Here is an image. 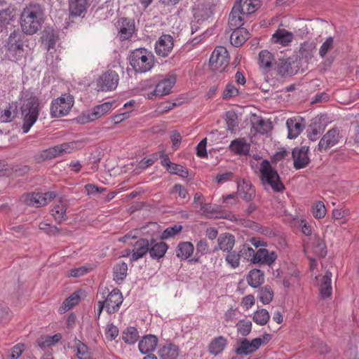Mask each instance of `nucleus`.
<instances>
[{
	"label": "nucleus",
	"instance_id": "nucleus-1",
	"mask_svg": "<svg viewBox=\"0 0 359 359\" xmlns=\"http://www.w3.org/2000/svg\"><path fill=\"white\" fill-rule=\"evenodd\" d=\"M46 14L43 5L39 3H29L21 11L19 23L22 33L34 35L41 30L45 22Z\"/></svg>",
	"mask_w": 359,
	"mask_h": 359
},
{
	"label": "nucleus",
	"instance_id": "nucleus-2",
	"mask_svg": "<svg viewBox=\"0 0 359 359\" xmlns=\"http://www.w3.org/2000/svg\"><path fill=\"white\" fill-rule=\"evenodd\" d=\"M22 118V130L27 133L36 121L39 115V100L36 96H30L23 100L21 106Z\"/></svg>",
	"mask_w": 359,
	"mask_h": 359
},
{
	"label": "nucleus",
	"instance_id": "nucleus-3",
	"mask_svg": "<svg viewBox=\"0 0 359 359\" xmlns=\"http://www.w3.org/2000/svg\"><path fill=\"white\" fill-rule=\"evenodd\" d=\"M130 64L138 73L151 70L155 64V56L147 48H136L130 54Z\"/></svg>",
	"mask_w": 359,
	"mask_h": 359
},
{
	"label": "nucleus",
	"instance_id": "nucleus-4",
	"mask_svg": "<svg viewBox=\"0 0 359 359\" xmlns=\"http://www.w3.org/2000/svg\"><path fill=\"white\" fill-rule=\"evenodd\" d=\"M260 180L263 184H268L274 191H283L285 189L281 182L280 175L276 168H273L270 161L264 160L260 164Z\"/></svg>",
	"mask_w": 359,
	"mask_h": 359
},
{
	"label": "nucleus",
	"instance_id": "nucleus-5",
	"mask_svg": "<svg viewBox=\"0 0 359 359\" xmlns=\"http://www.w3.org/2000/svg\"><path fill=\"white\" fill-rule=\"evenodd\" d=\"M123 297L119 289H114L110 292L104 301H98L97 315L100 318L104 309L108 313H114L118 311Z\"/></svg>",
	"mask_w": 359,
	"mask_h": 359
},
{
	"label": "nucleus",
	"instance_id": "nucleus-6",
	"mask_svg": "<svg viewBox=\"0 0 359 359\" xmlns=\"http://www.w3.org/2000/svg\"><path fill=\"white\" fill-rule=\"evenodd\" d=\"M74 103V98L70 93L62 94L57 98L52 100L50 113L53 117H62L69 114Z\"/></svg>",
	"mask_w": 359,
	"mask_h": 359
},
{
	"label": "nucleus",
	"instance_id": "nucleus-7",
	"mask_svg": "<svg viewBox=\"0 0 359 359\" xmlns=\"http://www.w3.org/2000/svg\"><path fill=\"white\" fill-rule=\"evenodd\" d=\"M230 56L224 46L216 47L210 57V68L214 72H224L229 66Z\"/></svg>",
	"mask_w": 359,
	"mask_h": 359
},
{
	"label": "nucleus",
	"instance_id": "nucleus-8",
	"mask_svg": "<svg viewBox=\"0 0 359 359\" xmlns=\"http://www.w3.org/2000/svg\"><path fill=\"white\" fill-rule=\"evenodd\" d=\"M55 196V191H46L44 194L28 193L21 196V201L27 205L39 208V206L46 205V204L50 203Z\"/></svg>",
	"mask_w": 359,
	"mask_h": 359
},
{
	"label": "nucleus",
	"instance_id": "nucleus-9",
	"mask_svg": "<svg viewBox=\"0 0 359 359\" xmlns=\"http://www.w3.org/2000/svg\"><path fill=\"white\" fill-rule=\"evenodd\" d=\"M119 82V76L114 70H107L102 73L96 81L97 90L100 91H112L116 88Z\"/></svg>",
	"mask_w": 359,
	"mask_h": 359
},
{
	"label": "nucleus",
	"instance_id": "nucleus-10",
	"mask_svg": "<svg viewBox=\"0 0 359 359\" xmlns=\"http://www.w3.org/2000/svg\"><path fill=\"white\" fill-rule=\"evenodd\" d=\"M23 38L22 33L14 31L8 37L6 48L8 53L17 59V56H22L23 53Z\"/></svg>",
	"mask_w": 359,
	"mask_h": 359
},
{
	"label": "nucleus",
	"instance_id": "nucleus-11",
	"mask_svg": "<svg viewBox=\"0 0 359 359\" xmlns=\"http://www.w3.org/2000/svg\"><path fill=\"white\" fill-rule=\"evenodd\" d=\"M76 142H64L61 144L55 145L45 149L41 154V158L44 159L54 158L60 155L67 154L74 151L76 148Z\"/></svg>",
	"mask_w": 359,
	"mask_h": 359
},
{
	"label": "nucleus",
	"instance_id": "nucleus-12",
	"mask_svg": "<svg viewBox=\"0 0 359 359\" xmlns=\"http://www.w3.org/2000/svg\"><path fill=\"white\" fill-rule=\"evenodd\" d=\"M175 83L176 76L169 75L156 84L155 89L147 94V98L153 99L154 96H163V95L170 94Z\"/></svg>",
	"mask_w": 359,
	"mask_h": 359
},
{
	"label": "nucleus",
	"instance_id": "nucleus-13",
	"mask_svg": "<svg viewBox=\"0 0 359 359\" xmlns=\"http://www.w3.org/2000/svg\"><path fill=\"white\" fill-rule=\"evenodd\" d=\"M174 40L170 34H163L155 43V51L158 56L166 57L172 51Z\"/></svg>",
	"mask_w": 359,
	"mask_h": 359
},
{
	"label": "nucleus",
	"instance_id": "nucleus-14",
	"mask_svg": "<svg viewBox=\"0 0 359 359\" xmlns=\"http://www.w3.org/2000/svg\"><path fill=\"white\" fill-rule=\"evenodd\" d=\"M332 274L329 271L324 276H316V284L318 285L322 298H329L332 294Z\"/></svg>",
	"mask_w": 359,
	"mask_h": 359
},
{
	"label": "nucleus",
	"instance_id": "nucleus-15",
	"mask_svg": "<svg viewBox=\"0 0 359 359\" xmlns=\"http://www.w3.org/2000/svg\"><path fill=\"white\" fill-rule=\"evenodd\" d=\"M256 194V191L252 184L246 180H237V195L244 201H252Z\"/></svg>",
	"mask_w": 359,
	"mask_h": 359
},
{
	"label": "nucleus",
	"instance_id": "nucleus-16",
	"mask_svg": "<svg viewBox=\"0 0 359 359\" xmlns=\"http://www.w3.org/2000/svg\"><path fill=\"white\" fill-rule=\"evenodd\" d=\"M339 138V133L338 129H330L319 141L318 150L323 151V150H327L328 148L332 147V146L337 144Z\"/></svg>",
	"mask_w": 359,
	"mask_h": 359
},
{
	"label": "nucleus",
	"instance_id": "nucleus-17",
	"mask_svg": "<svg viewBox=\"0 0 359 359\" xmlns=\"http://www.w3.org/2000/svg\"><path fill=\"white\" fill-rule=\"evenodd\" d=\"M132 254L130 259L137 260L142 259L150 250V243L147 238H139L133 245Z\"/></svg>",
	"mask_w": 359,
	"mask_h": 359
},
{
	"label": "nucleus",
	"instance_id": "nucleus-18",
	"mask_svg": "<svg viewBox=\"0 0 359 359\" xmlns=\"http://www.w3.org/2000/svg\"><path fill=\"white\" fill-rule=\"evenodd\" d=\"M245 24V18L243 17L241 8L239 5L238 0H236L233 9L229 15V25L231 30H236L239 27Z\"/></svg>",
	"mask_w": 359,
	"mask_h": 359
},
{
	"label": "nucleus",
	"instance_id": "nucleus-19",
	"mask_svg": "<svg viewBox=\"0 0 359 359\" xmlns=\"http://www.w3.org/2000/svg\"><path fill=\"white\" fill-rule=\"evenodd\" d=\"M118 34L121 40H127L132 37L135 31L134 20L128 18H121L118 20Z\"/></svg>",
	"mask_w": 359,
	"mask_h": 359
},
{
	"label": "nucleus",
	"instance_id": "nucleus-20",
	"mask_svg": "<svg viewBox=\"0 0 359 359\" xmlns=\"http://www.w3.org/2000/svg\"><path fill=\"white\" fill-rule=\"evenodd\" d=\"M262 338H255L252 341H249L244 338L242 341H241V344L238 347L236 348L237 354H251V353L255 352V351L257 350L262 345Z\"/></svg>",
	"mask_w": 359,
	"mask_h": 359
},
{
	"label": "nucleus",
	"instance_id": "nucleus-21",
	"mask_svg": "<svg viewBox=\"0 0 359 359\" xmlns=\"http://www.w3.org/2000/svg\"><path fill=\"white\" fill-rule=\"evenodd\" d=\"M309 147H302L292 151L294 165L296 169L306 168L310 160L308 157Z\"/></svg>",
	"mask_w": 359,
	"mask_h": 359
},
{
	"label": "nucleus",
	"instance_id": "nucleus-22",
	"mask_svg": "<svg viewBox=\"0 0 359 359\" xmlns=\"http://www.w3.org/2000/svg\"><path fill=\"white\" fill-rule=\"evenodd\" d=\"M286 126L288 130L287 137L290 139L297 137L305 127L303 119L300 118V117H293L292 118L287 119Z\"/></svg>",
	"mask_w": 359,
	"mask_h": 359
},
{
	"label": "nucleus",
	"instance_id": "nucleus-23",
	"mask_svg": "<svg viewBox=\"0 0 359 359\" xmlns=\"http://www.w3.org/2000/svg\"><path fill=\"white\" fill-rule=\"evenodd\" d=\"M158 341L156 336L151 335V334L145 335L139 341V350L142 354H148V353L153 352L158 344Z\"/></svg>",
	"mask_w": 359,
	"mask_h": 359
},
{
	"label": "nucleus",
	"instance_id": "nucleus-24",
	"mask_svg": "<svg viewBox=\"0 0 359 359\" xmlns=\"http://www.w3.org/2000/svg\"><path fill=\"white\" fill-rule=\"evenodd\" d=\"M255 264H264L271 266L276 262L277 254L275 252H269L265 248H261L255 251Z\"/></svg>",
	"mask_w": 359,
	"mask_h": 359
},
{
	"label": "nucleus",
	"instance_id": "nucleus-25",
	"mask_svg": "<svg viewBox=\"0 0 359 359\" xmlns=\"http://www.w3.org/2000/svg\"><path fill=\"white\" fill-rule=\"evenodd\" d=\"M294 34L290 31L284 29V28H278L272 35L271 41L276 44L282 46H288L294 39Z\"/></svg>",
	"mask_w": 359,
	"mask_h": 359
},
{
	"label": "nucleus",
	"instance_id": "nucleus-26",
	"mask_svg": "<svg viewBox=\"0 0 359 359\" xmlns=\"http://www.w3.org/2000/svg\"><path fill=\"white\" fill-rule=\"evenodd\" d=\"M274 56L271 52L268 50H262L259 52L258 64L262 71L269 72L272 69H274Z\"/></svg>",
	"mask_w": 359,
	"mask_h": 359
},
{
	"label": "nucleus",
	"instance_id": "nucleus-27",
	"mask_svg": "<svg viewBox=\"0 0 359 359\" xmlns=\"http://www.w3.org/2000/svg\"><path fill=\"white\" fill-rule=\"evenodd\" d=\"M67 203L62 198L55 203L53 206L51 215L59 224L67 219Z\"/></svg>",
	"mask_w": 359,
	"mask_h": 359
},
{
	"label": "nucleus",
	"instance_id": "nucleus-28",
	"mask_svg": "<svg viewBox=\"0 0 359 359\" xmlns=\"http://www.w3.org/2000/svg\"><path fill=\"white\" fill-rule=\"evenodd\" d=\"M168 245L164 242L155 243L154 238L151 239L149 245V255L153 259H161L165 257Z\"/></svg>",
	"mask_w": 359,
	"mask_h": 359
},
{
	"label": "nucleus",
	"instance_id": "nucleus-29",
	"mask_svg": "<svg viewBox=\"0 0 359 359\" xmlns=\"http://www.w3.org/2000/svg\"><path fill=\"white\" fill-rule=\"evenodd\" d=\"M228 344V340L224 336H217V337L213 338L212 340L208 344V351L210 354L217 355L220 354V353L224 352L226 345Z\"/></svg>",
	"mask_w": 359,
	"mask_h": 359
},
{
	"label": "nucleus",
	"instance_id": "nucleus-30",
	"mask_svg": "<svg viewBox=\"0 0 359 359\" xmlns=\"http://www.w3.org/2000/svg\"><path fill=\"white\" fill-rule=\"evenodd\" d=\"M158 353L161 359H177L180 355V347L169 343L161 347Z\"/></svg>",
	"mask_w": 359,
	"mask_h": 359
},
{
	"label": "nucleus",
	"instance_id": "nucleus-31",
	"mask_svg": "<svg viewBox=\"0 0 359 359\" xmlns=\"http://www.w3.org/2000/svg\"><path fill=\"white\" fill-rule=\"evenodd\" d=\"M250 37V33L246 28L241 26L237 29L232 32L230 37L231 44L239 47L245 42L246 40Z\"/></svg>",
	"mask_w": 359,
	"mask_h": 359
},
{
	"label": "nucleus",
	"instance_id": "nucleus-32",
	"mask_svg": "<svg viewBox=\"0 0 359 359\" xmlns=\"http://www.w3.org/2000/svg\"><path fill=\"white\" fill-rule=\"evenodd\" d=\"M217 245L219 250L229 252L235 245V237L229 233H221L217 238Z\"/></svg>",
	"mask_w": 359,
	"mask_h": 359
},
{
	"label": "nucleus",
	"instance_id": "nucleus-33",
	"mask_svg": "<svg viewBox=\"0 0 359 359\" xmlns=\"http://www.w3.org/2000/svg\"><path fill=\"white\" fill-rule=\"evenodd\" d=\"M244 22L250 14L255 13L259 6V0H238Z\"/></svg>",
	"mask_w": 359,
	"mask_h": 359
},
{
	"label": "nucleus",
	"instance_id": "nucleus-34",
	"mask_svg": "<svg viewBox=\"0 0 359 359\" xmlns=\"http://www.w3.org/2000/svg\"><path fill=\"white\" fill-rule=\"evenodd\" d=\"M247 283L251 287H257L264 283V273L259 269H252L247 275Z\"/></svg>",
	"mask_w": 359,
	"mask_h": 359
},
{
	"label": "nucleus",
	"instance_id": "nucleus-35",
	"mask_svg": "<svg viewBox=\"0 0 359 359\" xmlns=\"http://www.w3.org/2000/svg\"><path fill=\"white\" fill-rule=\"evenodd\" d=\"M316 49V44L313 41H306L301 44L299 53L302 58L306 62L311 61L313 58V53Z\"/></svg>",
	"mask_w": 359,
	"mask_h": 359
},
{
	"label": "nucleus",
	"instance_id": "nucleus-36",
	"mask_svg": "<svg viewBox=\"0 0 359 359\" xmlns=\"http://www.w3.org/2000/svg\"><path fill=\"white\" fill-rule=\"evenodd\" d=\"M88 5L87 0H70L69 11L74 16H80L85 12Z\"/></svg>",
	"mask_w": 359,
	"mask_h": 359
},
{
	"label": "nucleus",
	"instance_id": "nucleus-37",
	"mask_svg": "<svg viewBox=\"0 0 359 359\" xmlns=\"http://www.w3.org/2000/svg\"><path fill=\"white\" fill-rule=\"evenodd\" d=\"M194 252V245L191 242L180 243L177 249V257L180 259H188Z\"/></svg>",
	"mask_w": 359,
	"mask_h": 359
},
{
	"label": "nucleus",
	"instance_id": "nucleus-38",
	"mask_svg": "<svg viewBox=\"0 0 359 359\" xmlns=\"http://www.w3.org/2000/svg\"><path fill=\"white\" fill-rule=\"evenodd\" d=\"M122 339L125 343L131 345L140 339L139 332L135 327H127L122 332Z\"/></svg>",
	"mask_w": 359,
	"mask_h": 359
},
{
	"label": "nucleus",
	"instance_id": "nucleus-39",
	"mask_svg": "<svg viewBox=\"0 0 359 359\" xmlns=\"http://www.w3.org/2000/svg\"><path fill=\"white\" fill-rule=\"evenodd\" d=\"M115 103L116 101H107V102H104L102 104L97 105L93 108L94 120L97 119V118L101 117V116H103L106 114V113L112 110V109L115 107Z\"/></svg>",
	"mask_w": 359,
	"mask_h": 359
},
{
	"label": "nucleus",
	"instance_id": "nucleus-40",
	"mask_svg": "<svg viewBox=\"0 0 359 359\" xmlns=\"http://www.w3.org/2000/svg\"><path fill=\"white\" fill-rule=\"evenodd\" d=\"M229 148L231 151L237 154H243V153L248 152L250 147L244 138H237L231 142Z\"/></svg>",
	"mask_w": 359,
	"mask_h": 359
},
{
	"label": "nucleus",
	"instance_id": "nucleus-41",
	"mask_svg": "<svg viewBox=\"0 0 359 359\" xmlns=\"http://www.w3.org/2000/svg\"><path fill=\"white\" fill-rule=\"evenodd\" d=\"M270 318L271 315L269 312L267 311L266 309H264V308L256 310L252 316L253 321L259 326H264V325L267 324Z\"/></svg>",
	"mask_w": 359,
	"mask_h": 359
},
{
	"label": "nucleus",
	"instance_id": "nucleus-42",
	"mask_svg": "<svg viewBox=\"0 0 359 359\" xmlns=\"http://www.w3.org/2000/svg\"><path fill=\"white\" fill-rule=\"evenodd\" d=\"M290 68L291 62L288 58H281L278 59V61H275L274 69L280 75H288Z\"/></svg>",
	"mask_w": 359,
	"mask_h": 359
},
{
	"label": "nucleus",
	"instance_id": "nucleus-43",
	"mask_svg": "<svg viewBox=\"0 0 359 359\" xmlns=\"http://www.w3.org/2000/svg\"><path fill=\"white\" fill-rule=\"evenodd\" d=\"M241 311L238 308L231 306L227 309L226 311L224 312L223 319L226 325H231L233 323H236L238 319Z\"/></svg>",
	"mask_w": 359,
	"mask_h": 359
},
{
	"label": "nucleus",
	"instance_id": "nucleus-44",
	"mask_svg": "<svg viewBox=\"0 0 359 359\" xmlns=\"http://www.w3.org/2000/svg\"><path fill=\"white\" fill-rule=\"evenodd\" d=\"M128 265L125 262L117 263L114 267V280L116 282L123 280L127 276Z\"/></svg>",
	"mask_w": 359,
	"mask_h": 359
},
{
	"label": "nucleus",
	"instance_id": "nucleus-45",
	"mask_svg": "<svg viewBox=\"0 0 359 359\" xmlns=\"http://www.w3.org/2000/svg\"><path fill=\"white\" fill-rule=\"evenodd\" d=\"M237 332L241 336H248L252 332V323L250 320L241 319L236 324Z\"/></svg>",
	"mask_w": 359,
	"mask_h": 359
},
{
	"label": "nucleus",
	"instance_id": "nucleus-46",
	"mask_svg": "<svg viewBox=\"0 0 359 359\" xmlns=\"http://www.w3.org/2000/svg\"><path fill=\"white\" fill-rule=\"evenodd\" d=\"M274 297V292L269 286L262 287L259 291V300L263 304H269Z\"/></svg>",
	"mask_w": 359,
	"mask_h": 359
},
{
	"label": "nucleus",
	"instance_id": "nucleus-47",
	"mask_svg": "<svg viewBox=\"0 0 359 359\" xmlns=\"http://www.w3.org/2000/svg\"><path fill=\"white\" fill-rule=\"evenodd\" d=\"M16 108L15 104H10L8 107L5 108L0 114V121H12L16 114Z\"/></svg>",
	"mask_w": 359,
	"mask_h": 359
},
{
	"label": "nucleus",
	"instance_id": "nucleus-48",
	"mask_svg": "<svg viewBox=\"0 0 359 359\" xmlns=\"http://www.w3.org/2000/svg\"><path fill=\"white\" fill-rule=\"evenodd\" d=\"M313 244L315 252L320 257H325L327 253V250L325 241L322 240L318 236H316Z\"/></svg>",
	"mask_w": 359,
	"mask_h": 359
},
{
	"label": "nucleus",
	"instance_id": "nucleus-49",
	"mask_svg": "<svg viewBox=\"0 0 359 359\" xmlns=\"http://www.w3.org/2000/svg\"><path fill=\"white\" fill-rule=\"evenodd\" d=\"M80 300V297L79 293L72 294L69 297L67 298L63 304L62 306L60 308L61 311H63V312H66V311L70 310V309L73 308L74 306L77 305L79 304Z\"/></svg>",
	"mask_w": 359,
	"mask_h": 359
},
{
	"label": "nucleus",
	"instance_id": "nucleus-50",
	"mask_svg": "<svg viewBox=\"0 0 359 359\" xmlns=\"http://www.w3.org/2000/svg\"><path fill=\"white\" fill-rule=\"evenodd\" d=\"M76 355L79 359H90V354L88 351V347L86 346L82 341L78 340L76 342Z\"/></svg>",
	"mask_w": 359,
	"mask_h": 359
},
{
	"label": "nucleus",
	"instance_id": "nucleus-51",
	"mask_svg": "<svg viewBox=\"0 0 359 359\" xmlns=\"http://www.w3.org/2000/svg\"><path fill=\"white\" fill-rule=\"evenodd\" d=\"M240 251L241 257H243L246 260H250L251 262L255 264V251L252 247H250V245L246 244L242 245Z\"/></svg>",
	"mask_w": 359,
	"mask_h": 359
},
{
	"label": "nucleus",
	"instance_id": "nucleus-52",
	"mask_svg": "<svg viewBox=\"0 0 359 359\" xmlns=\"http://www.w3.org/2000/svg\"><path fill=\"white\" fill-rule=\"evenodd\" d=\"M241 257V251L236 252L231 250L226 256V262L233 267V269H236L240 264Z\"/></svg>",
	"mask_w": 359,
	"mask_h": 359
},
{
	"label": "nucleus",
	"instance_id": "nucleus-53",
	"mask_svg": "<svg viewBox=\"0 0 359 359\" xmlns=\"http://www.w3.org/2000/svg\"><path fill=\"white\" fill-rule=\"evenodd\" d=\"M238 94L239 88L238 87L235 86L233 83H227L223 90L222 97L224 99L233 98V97L237 96Z\"/></svg>",
	"mask_w": 359,
	"mask_h": 359
},
{
	"label": "nucleus",
	"instance_id": "nucleus-54",
	"mask_svg": "<svg viewBox=\"0 0 359 359\" xmlns=\"http://www.w3.org/2000/svg\"><path fill=\"white\" fill-rule=\"evenodd\" d=\"M312 213L316 218H323L326 215V208L324 203L318 202L314 203L312 205Z\"/></svg>",
	"mask_w": 359,
	"mask_h": 359
},
{
	"label": "nucleus",
	"instance_id": "nucleus-55",
	"mask_svg": "<svg viewBox=\"0 0 359 359\" xmlns=\"http://www.w3.org/2000/svg\"><path fill=\"white\" fill-rule=\"evenodd\" d=\"M226 124L227 129L230 131H234L238 125V116L234 111H227L226 114Z\"/></svg>",
	"mask_w": 359,
	"mask_h": 359
},
{
	"label": "nucleus",
	"instance_id": "nucleus-56",
	"mask_svg": "<svg viewBox=\"0 0 359 359\" xmlns=\"http://www.w3.org/2000/svg\"><path fill=\"white\" fill-rule=\"evenodd\" d=\"M182 229L183 226H181V224H174L172 226H168L161 233V238L163 239H167L171 238V236H175L176 234L179 233Z\"/></svg>",
	"mask_w": 359,
	"mask_h": 359
},
{
	"label": "nucleus",
	"instance_id": "nucleus-57",
	"mask_svg": "<svg viewBox=\"0 0 359 359\" xmlns=\"http://www.w3.org/2000/svg\"><path fill=\"white\" fill-rule=\"evenodd\" d=\"M119 334V329L114 324H108L105 328V337L107 340L113 341Z\"/></svg>",
	"mask_w": 359,
	"mask_h": 359
},
{
	"label": "nucleus",
	"instance_id": "nucleus-58",
	"mask_svg": "<svg viewBox=\"0 0 359 359\" xmlns=\"http://www.w3.org/2000/svg\"><path fill=\"white\" fill-rule=\"evenodd\" d=\"M334 44V39L332 37L327 38L326 41L321 45L319 50V55L322 58H324L326 54L332 49Z\"/></svg>",
	"mask_w": 359,
	"mask_h": 359
},
{
	"label": "nucleus",
	"instance_id": "nucleus-59",
	"mask_svg": "<svg viewBox=\"0 0 359 359\" xmlns=\"http://www.w3.org/2000/svg\"><path fill=\"white\" fill-rule=\"evenodd\" d=\"M169 172L180 175L182 177H187L188 176V171L186 168L174 163H171Z\"/></svg>",
	"mask_w": 359,
	"mask_h": 359
},
{
	"label": "nucleus",
	"instance_id": "nucleus-60",
	"mask_svg": "<svg viewBox=\"0 0 359 359\" xmlns=\"http://www.w3.org/2000/svg\"><path fill=\"white\" fill-rule=\"evenodd\" d=\"M25 350V345L22 343H18L11 349L8 359H18L22 355Z\"/></svg>",
	"mask_w": 359,
	"mask_h": 359
},
{
	"label": "nucleus",
	"instance_id": "nucleus-61",
	"mask_svg": "<svg viewBox=\"0 0 359 359\" xmlns=\"http://www.w3.org/2000/svg\"><path fill=\"white\" fill-rule=\"evenodd\" d=\"M39 229L41 231H45L46 233L53 236V234H57L59 232V229L55 226H50V224L44 223L42 222L39 224Z\"/></svg>",
	"mask_w": 359,
	"mask_h": 359
},
{
	"label": "nucleus",
	"instance_id": "nucleus-62",
	"mask_svg": "<svg viewBox=\"0 0 359 359\" xmlns=\"http://www.w3.org/2000/svg\"><path fill=\"white\" fill-rule=\"evenodd\" d=\"M76 120L81 124H85V123L93 121V120H95L93 115V109L92 110V111L83 112L78 117H76Z\"/></svg>",
	"mask_w": 359,
	"mask_h": 359
},
{
	"label": "nucleus",
	"instance_id": "nucleus-63",
	"mask_svg": "<svg viewBox=\"0 0 359 359\" xmlns=\"http://www.w3.org/2000/svg\"><path fill=\"white\" fill-rule=\"evenodd\" d=\"M255 304V297L253 295H246L242 298L241 304L245 310H249Z\"/></svg>",
	"mask_w": 359,
	"mask_h": 359
},
{
	"label": "nucleus",
	"instance_id": "nucleus-64",
	"mask_svg": "<svg viewBox=\"0 0 359 359\" xmlns=\"http://www.w3.org/2000/svg\"><path fill=\"white\" fill-rule=\"evenodd\" d=\"M234 177L233 172H224L223 174H218L215 177V181L217 183H224L226 182H229V180H233Z\"/></svg>",
	"mask_w": 359,
	"mask_h": 359
}]
</instances>
